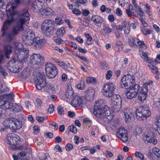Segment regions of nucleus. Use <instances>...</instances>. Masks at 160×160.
<instances>
[{"mask_svg": "<svg viewBox=\"0 0 160 160\" xmlns=\"http://www.w3.org/2000/svg\"><path fill=\"white\" fill-rule=\"evenodd\" d=\"M155 124L157 126L156 129L159 134H160V116L158 118L157 121L155 122Z\"/></svg>", "mask_w": 160, "mask_h": 160, "instance_id": "nucleus-48", "label": "nucleus"}, {"mask_svg": "<svg viewBox=\"0 0 160 160\" xmlns=\"http://www.w3.org/2000/svg\"><path fill=\"white\" fill-rule=\"evenodd\" d=\"M11 5L8 4L7 6L6 10L7 11L8 7L10 11L12 12V13L18 15V13L15 11L14 9L21 3L20 0H11L10 1Z\"/></svg>", "mask_w": 160, "mask_h": 160, "instance_id": "nucleus-16", "label": "nucleus"}, {"mask_svg": "<svg viewBox=\"0 0 160 160\" xmlns=\"http://www.w3.org/2000/svg\"><path fill=\"white\" fill-rule=\"evenodd\" d=\"M34 44L37 49H40L42 46L46 42L45 40L42 38L37 37L34 38Z\"/></svg>", "mask_w": 160, "mask_h": 160, "instance_id": "nucleus-21", "label": "nucleus"}, {"mask_svg": "<svg viewBox=\"0 0 160 160\" xmlns=\"http://www.w3.org/2000/svg\"><path fill=\"white\" fill-rule=\"evenodd\" d=\"M85 36L87 38V43L88 45H90L92 44L91 42L92 40V38L90 36L89 34L88 33H85Z\"/></svg>", "mask_w": 160, "mask_h": 160, "instance_id": "nucleus-44", "label": "nucleus"}, {"mask_svg": "<svg viewBox=\"0 0 160 160\" xmlns=\"http://www.w3.org/2000/svg\"><path fill=\"white\" fill-rule=\"evenodd\" d=\"M109 102L111 108L114 112H118L121 110L122 104L121 97L119 95H115L111 97Z\"/></svg>", "mask_w": 160, "mask_h": 160, "instance_id": "nucleus-4", "label": "nucleus"}, {"mask_svg": "<svg viewBox=\"0 0 160 160\" xmlns=\"http://www.w3.org/2000/svg\"><path fill=\"white\" fill-rule=\"evenodd\" d=\"M142 33L145 35L150 34L151 33V32L149 30L146 28H144L142 29Z\"/></svg>", "mask_w": 160, "mask_h": 160, "instance_id": "nucleus-60", "label": "nucleus"}, {"mask_svg": "<svg viewBox=\"0 0 160 160\" xmlns=\"http://www.w3.org/2000/svg\"><path fill=\"white\" fill-rule=\"evenodd\" d=\"M8 8V7L7 11L8 19L3 23V28L2 29V36L6 35L7 40L8 41H11L20 31H24L23 25L26 24H28L30 19V15L27 10H24L22 11L19 15L21 17L18 19L16 25L13 27L10 32L7 33V29L15 21L16 16L18 15L12 13V12L10 11Z\"/></svg>", "mask_w": 160, "mask_h": 160, "instance_id": "nucleus-1", "label": "nucleus"}, {"mask_svg": "<svg viewBox=\"0 0 160 160\" xmlns=\"http://www.w3.org/2000/svg\"><path fill=\"white\" fill-rule=\"evenodd\" d=\"M48 155V154L43 153L40 156L39 158L41 160H45L47 158Z\"/></svg>", "mask_w": 160, "mask_h": 160, "instance_id": "nucleus-61", "label": "nucleus"}, {"mask_svg": "<svg viewBox=\"0 0 160 160\" xmlns=\"http://www.w3.org/2000/svg\"><path fill=\"white\" fill-rule=\"evenodd\" d=\"M148 91V86L144 84L140 91H142V92L145 93L147 94Z\"/></svg>", "mask_w": 160, "mask_h": 160, "instance_id": "nucleus-57", "label": "nucleus"}, {"mask_svg": "<svg viewBox=\"0 0 160 160\" xmlns=\"http://www.w3.org/2000/svg\"><path fill=\"white\" fill-rule=\"evenodd\" d=\"M115 88V86L112 82L108 83L104 85L102 90L103 95L106 98H111L115 94L114 91Z\"/></svg>", "mask_w": 160, "mask_h": 160, "instance_id": "nucleus-6", "label": "nucleus"}, {"mask_svg": "<svg viewBox=\"0 0 160 160\" xmlns=\"http://www.w3.org/2000/svg\"><path fill=\"white\" fill-rule=\"evenodd\" d=\"M134 7L136 8V10L138 12L139 15L141 16H143L144 14V12L141 10V8L138 5H137V7Z\"/></svg>", "mask_w": 160, "mask_h": 160, "instance_id": "nucleus-59", "label": "nucleus"}, {"mask_svg": "<svg viewBox=\"0 0 160 160\" xmlns=\"http://www.w3.org/2000/svg\"><path fill=\"white\" fill-rule=\"evenodd\" d=\"M74 94L73 90L71 86H68L65 94L66 97L69 99H71Z\"/></svg>", "mask_w": 160, "mask_h": 160, "instance_id": "nucleus-27", "label": "nucleus"}, {"mask_svg": "<svg viewBox=\"0 0 160 160\" xmlns=\"http://www.w3.org/2000/svg\"><path fill=\"white\" fill-rule=\"evenodd\" d=\"M152 152L153 154L157 157H160V149L157 148V147H154L152 149Z\"/></svg>", "mask_w": 160, "mask_h": 160, "instance_id": "nucleus-42", "label": "nucleus"}, {"mask_svg": "<svg viewBox=\"0 0 160 160\" xmlns=\"http://www.w3.org/2000/svg\"><path fill=\"white\" fill-rule=\"evenodd\" d=\"M145 138H146L145 139L148 142L152 143L153 144H156L157 142V139L156 138H150V136H149L147 135H145ZM145 139V138H144Z\"/></svg>", "mask_w": 160, "mask_h": 160, "instance_id": "nucleus-35", "label": "nucleus"}, {"mask_svg": "<svg viewBox=\"0 0 160 160\" xmlns=\"http://www.w3.org/2000/svg\"><path fill=\"white\" fill-rule=\"evenodd\" d=\"M126 122H130L134 117V113L127 108H125L123 111Z\"/></svg>", "mask_w": 160, "mask_h": 160, "instance_id": "nucleus-19", "label": "nucleus"}, {"mask_svg": "<svg viewBox=\"0 0 160 160\" xmlns=\"http://www.w3.org/2000/svg\"><path fill=\"white\" fill-rule=\"evenodd\" d=\"M22 126V122L17 118H12V130L16 131L21 128Z\"/></svg>", "mask_w": 160, "mask_h": 160, "instance_id": "nucleus-20", "label": "nucleus"}, {"mask_svg": "<svg viewBox=\"0 0 160 160\" xmlns=\"http://www.w3.org/2000/svg\"><path fill=\"white\" fill-rule=\"evenodd\" d=\"M22 37H26L34 38H35V34L33 31L31 29H28L27 30L26 33Z\"/></svg>", "mask_w": 160, "mask_h": 160, "instance_id": "nucleus-34", "label": "nucleus"}, {"mask_svg": "<svg viewBox=\"0 0 160 160\" xmlns=\"http://www.w3.org/2000/svg\"><path fill=\"white\" fill-rule=\"evenodd\" d=\"M149 63L148 66L151 68L152 72L154 74H157L158 72V69L152 64L151 63Z\"/></svg>", "mask_w": 160, "mask_h": 160, "instance_id": "nucleus-43", "label": "nucleus"}, {"mask_svg": "<svg viewBox=\"0 0 160 160\" xmlns=\"http://www.w3.org/2000/svg\"><path fill=\"white\" fill-rule=\"evenodd\" d=\"M151 114L149 107L146 106L143 107L141 110L137 109L136 112V117L139 120L146 119Z\"/></svg>", "mask_w": 160, "mask_h": 160, "instance_id": "nucleus-5", "label": "nucleus"}, {"mask_svg": "<svg viewBox=\"0 0 160 160\" xmlns=\"http://www.w3.org/2000/svg\"><path fill=\"white\" fill-rule=\"evenodd\" d=\"M46 91L49 92H52L55 90L54 87L52 84L49 83L46 86Z\"/></svg>", "mask_w": 160, "mask_h": 160, "instance_id": "nucleus-41", "label": "nucleus"}, {"mask_svg": "<svg viewBox=\"0 0 160 160\" xmlns=\"http://www.w3.org/2000/svg\"><path fill=\"white\" fill-rule=\"evenodd\" d=\"M117 136L123 142H127L128 140V135L127 131L123 127H120L117 130Z\"/></svg>", "mask_w": 160, "mask_h": 160, "instance_id": "nucleus-13", "label": "nucleus"}, {"mask_svg": "<svg viewBox=\"0 0 160 160\" xmlns=\"http://www.w3.org/2000/svg\"><path fill=\"white\" fill-rule=\"evenodd\" d=\"M52 10L50 8H47L45 9H42L40 13L43 16L51 17L52 15Z\"/></svg>", "mask_w": 160, "mask_h": 160, "instance_id": "nucleus-26", "label": "nucleus"}, {"mask_svg": "<svg viewBox=\"0 0 160 160\" xmlns=\"http://www.w3.org/2000/svg\"><path fill=\"white\" fill-rule=\"evenodd\" d=\"M12 48L9 46H6L5 48V56L7 58H9V55L11 53Z\"/></svg>", "mask_w": 160, "mask_h": 160, "instance_id": "nucleus-37", "label": "nucleus"}, {"mask_svg": "<svg viewBox=\"0 0 160 160\" xmlns=\"http://www.w3.org/2000/svg\"><path fill=\"white\" fill-rule=\"evenodd\" d=\"M85 93L87 99L90 100L94 98L95 92L93 88H90L86 91Z\"/></svg>", "mask_w": 160, "mask_h": 160, "instance_id": "nucleus-25", "label": "nucleus"}, {"mask_svg": "<svg viewBox=\"0 0 160 160\" xmlns=\"http://www.w3.org/2000/svg\"><path fill=\"white\" fill-rule=\"evenodd\" d=\"M34 81L36 88L38 90H41L46 85L45 76L42 73H37L34 78Z\"/></svg>", "mask_w": 160, "mask_h": 160, "instance_id": "nucleus-7", "label": "nucleus"}, {"mask_svg": "<svg viewBox=\"0 0 160 160\" xmlns=\"http://www.w3.org/2000/svg\"><path fill=\"white\" fill-rule=\"evenodd\" d=\"M122 42L118 40L116 43V47L118 48V50L119 51L120 48H122Z\"/></svg>", "mask_w": 160, "mask_h": 160, "instance_id": "nucleus-55", "label": "nucleus"}, {"mask_svg": "<svg viewBox=\"0 0 160 160\" xmlns=\"http://www.w3.org/2000/svg\"><path fill=\"white\" fill-rule=\"evenodd\" d=\"M13 135L12 134H8L7 135V140L8 144L11 145H14V143L13 142Z\"/></svg>", "mask_w": 160, "mask_h": 160, "instance_id": "nucleus-36", "label": "nucleus"}, {"mask_svg": "<svg viewBox=\"0 0 160 160\" xmlns=\"http://www.w3.org/2000/svg\"><path fill=\"white\" fill-rule=\"evenodd\" d=\"M112 75V72L111 70L108 71L106 75V78L107 80H109Z\"/></svg>", "mask_w": 160, "mask_h": 160, "instance_id": "nucleus-58", "label": "nucleus"}, {"mask_svg": "<svg viewBox=\"0 0 160 160\" xmlns=\"http://www.w3.org/2000/svg\"><path fill=\"white\" fill-rule=\"evenodd\" d=\"M54 150L56 152H62V150L61 148L58 145H57L54 148Z\"/></svg>", "mask_w": 160, "mask_h": 160, "instance_id": "nucleus-63", "label": "nucleus"}, {"mask_svg": "<svg viewBox=\"0 0 160 160\" xmlns=\"http://www.w3.org/2000/svg\"><path fill=\"white\" fill-rule=\"evenodd\" d=\"M42 103V102L40 99L37 98L36 99L35 105L38 107H40Z\"/></svg>", "mask_w": 160, "mask_h": 160, "instance_id": "nucleus-62", "label": "nucleus"}, {"mask_svg": "<svg viewBox=\"0 0 160 160\" xmlns=\"http://www.w3.org/2000/svg\"><path fill=\"white\" fill-rule=\"evenodd\" d=\"M54 60L58 65L64 69L65 70L68 71H69L67 65L63 62L57 58H54Z\"/></svg>", "mask_w": 160, "mask_h": 160, "instance_id": "nucleus-30", "label": "nucleus"}, {"mask_svg": "<svg viewBox=\"0 0 160 160\" xmlns=\"http://www.w3.org/2000/svg\"><path fill=\"white\" fill-rule=\"evenodd\" d=\"M44 2L38 0L34 1L32 4V9L35 12H38L42 10Z\"/></svg>", "mask_w": 160, "mask_h": 160, "instance_id": "nucleus-17", "label": "nucleus"}, {"mask_svg": "<svg viewBox=\"0 0 160 160\" xmlns=\"http://www.w3.org/2000/svg\"><path fill=\"white\" fill-rule=\"evenodd\" d=\"M36 120L39 123L43 122L45 120L47 119V118L46 117H40L38 116L36 118Z\"/></svg>", "mask_w": 160, "mask_h": 160, "instance_id": "nucleus-50", "label": "nucleus"}, {"mask_svg": "<svg viewBox=\"0 0 160 160\" xmlns=\"http://www.w3.org/2000/svg\"><path fill=\"white\" fill-rule=\"evenodd\" d=\"M55 22L57 25H60L63 23L62 19L60 17H57L55 19Z\"/></svg>", "mask_w": 160, "mask_h": 160, "instance_id": "nucleus-51", "label": "nucleus"}, {"mask_svg": "<svg viewBox=\"0 0 160 160\" xmlns=\"http://www.w3.org/2000/svg\"><path fill=\"white\" fill-rule=\"evenodd\" d=\"M135 77L130 74L124 75L121 80V85L122 87L128 89L134 82Z\"/></svg>", "mask_w": 160, "mask_h": 160, "instance_id": "nucleus-8", "label": "nucleus"}, {"mask_svg": "<svg viewBox=\"0 0 160 160\" xmlns=\"http://www.w3.org/2000/svg\"><path fill=\"white\" fill-rule=\"evenodd\" d=\"M140 88V87L139 85L135 84L126 92L125 95L127 98L128 99H131L135 98Z\"/></svg>", "mask_w": 160, "mask_h": 160, "instance_id": "nucleus-11", "label": "nucleus"}, {"mask_svg": "<svg viewBox=\"0 0 160 160\" xmlns=\"http://www.w3.org/2000/svg\"><path fill=\"white\" fill-rule=\"evenodd\" d=\"M69 129L71 132L76 133L77 132V129L73 125H71L69 127Z\"/></svg>", "mask_w": 160, "mask_h": 160, "instance_id": "nucleus-54", "label": "nucleus"}, {"mask_svg": "<svg viewBox=\"0 0 160 160\" xmlns=\"http://www.w3.org/2000/svg\"><path fill=\"white\" fill-rule=\"evenodd\" d=\"M135 156L140 158L141 160H144V157L143 154L138 151L136 152L135 153Z\"/></svg>", "mask_w": 160, "mask_h": 160, "instance_id": "nucleus-49", "label": "nucleus"}, {"mask_svg": "<svg viewBox=\"0 0 160 160\" xmlns=\"http://www.w3.org/2000/svg\"><path fill=\"white\" fill-rule=\"evenodd\" d=\"M53 21L50 19H46L41 24V29L44 34L47 36L51 34V28L53 25Z\"/></svg>", "mask_w": 160, "mask_h": 160, "instance_id": "nucleus-9", "label": "nucleus"}, {"mask_svg": "<svg viewBox=\"0 0 160 160\" xmlns=\"http://www.w3.org/2000/svg\"><path fill=\"white\" fill-rule=\"evenodd\" d=\"M53 39L56 43L59 44L62 43L63 42V41L58 36L53 37Z\"/></svg>", "mask_w": 160, "mask_h": 160, "instance_id": "nucleus-45", "label": "nucleus"}, {"mask_svg": "<svg viewBox=\"0 0 160 160\" xmlns=\"http://www.w3.org/2000/svg\"><path fill=\"white\" fill-rule=\"evenodd\" d=\"M87 0H78L75 1V4L77 6H79L81 4H83L86 2Z\"/></svg>", "mask_w": 160, "mask_h": 160, "instance_id": "nucleus-56", "label": "nucleus"}, {"mask_svg": "<svg viewBox=\"0 0 160 160\" xmlns=\"http://www.w3.org/2000/svg\"><path fill=\"white\" fill-rule=\"evenodd\" d=\"M13 139V142L14 143L13 145H16L19 144L20 142V138L17 135L14 134Z\"/></svg>", "mask_w": 160, "mask_h": 160, "instance_id": "nucleus-40", "label": "nucleus"}, {"mask_svg": "<svg viewBox=\"0 0 160 160\" xmlns=\"http://www.w3.org/2000/svg\"><path fill=\"white\" fill-rule=\"evenodd\" d=\"M13 97V95L12 93L0 96V111H1V108H4V106L7 105H5L4 103H9L7 101L12 100Z\"/></svg>", "mask_w": 160, "mask_h": 160, "instance_id": "nucleus-14", "label": "nucleus"}, {"mask_svg": "<svg viewBox=\"0 0 160 160\" xmlns=\"http://www.w3.org/2000/svg\"><path fill=\"white\" fill-rule=\"evenodd\" d=\"M43 62V58L39 54L33 53L30 56V62L33 65L40 66Z\"/></svg>", "mask_w": 160, "mask_h": 160, "instance_id": "nucleus-12", "label": "nucleus"}, {"mask_svg": "<svg viewBox=\"0 0 160 160\" xmlns=\"http://www.w3.org/2000/svg\"><path fill=\"white\" fill-rule=\"evenodd\" d=\"M105 154L107 157L109 158H112L113 156V153L111 152L108 150L106 151V152L105 153Z\"/></svg>", "mask_w": 160, "mask_h": 160, "instance_id": "nucleus-64", "label": "nucleus"}, {"mask_svg": "<svg viewBox=\"0 0 160 160\" xmlns=\"http://www.w3.org/2000/svg\"><path fill=\"white\" fill-rule=\"evenodd\" d=\"M91 20L95 23L96 25L98 26H101L102 22L103 21V18L100 16L97 15H92Z\"/></svg>", "mask_w": 160, "mask_h": 160, "instance_id": "nucleus-23", "label": "nucleus"}, {"mask_svg": "<svg viewBox=\"0 0 160 160\" xmlns=\"http://www.w3.org/2000/svg\"><path fill=\"white\" fill-rule=\"evenodd\" d=\"M128 42L129 45L132 47L134 46H141L144 44L143 42L140 41L136 38H133L132 40L128 39Z\"/></svg>", "mask_w": 160, "mask_h": 160, "instance_id": "nucleus-22", "label": "nucleus"}, {"mask_svg": "<svg viewBox=\"0 0 160 160\" xmlns=\"http://www.w3.org/2000/svg\"><path fill=\"white\" fill-rule=\"evenodd\" d=\"M83 100L82 98L79 96H76L74 97L71 102V104L75 107L78 106L82 107L83 104Z\"/></svg>", "mask_w": 160, "mask_h": 160, "instance_id": "nucleus-18", "label": "nucleus"}, {"mask_svg": "<svg viewBox=\"0 0 160 160\" xmlns=\"http://www.w3.org/2000/svg\"><path fill=\"white\" fill-rule=\"evenodd\" d=\"M140 55L144 61H146L148 63H152L153 62V61L149 58L146 53L143 52H141L140 53Z\"/></svg>", "mask_w": 160, "mask_h": 160, "instance_id": "nucleus-32", "label": "nucleus"}, {"mask_svg": "<svg viewBox=\"0 0 160 160\" xmlns=\"http://www.w3.org/2000/svg\"><path fill=\"white\" fill-rule=\"evenodd\" d=\"M22 46L21 43H15V53L18 60L12 59L9 61L7 65L9 70L13 73H18L21 69L24 62L27 60L29 50L24 48H20Z\"/></svg>", "mask_w": 160, "mask_h": 160, "instance_id": "nucleus-2", "label": "nucleus"}, {"mask_svg": "<svg viewBox=\"0 0 160 160\" xmlns=\"http://www.w3.org/2000/svg\"><path fill=\"white\" fill-rule=\"evenodd\" d=\"M66 30L64 27H62L58 28L56 34L59 37H62L66 33Z\"/></svg>", "mask_w": 160, "mask_h": 160, "instance_id": "nucleus-31", "label": "nucleus"}, {"mask_svg": "<svg viewBox=\"0 0 160 160\" xmlns=\"http://www.w3.org/2000/svg\"><path fill=\"white\" fill-rule=\"evenodd\" d=\"M4 103L7 105L4 106L5 108H3V109H10L16 112H19L23 109V108L22 106L18 105L16 103Z\"/></svg>", "mask_w": 160, "mask_h": 160, "instance_id": "nucleus-15", "label": "nucleus"}, {"mask_svg": "<svg viewBox=\"0 0 160 160\" xmlns=\"http://www.w3.org/2000/svg\"><path fill=\"white\" fill-rule=\"evenodd\" d=\"M93 113L97 117L102 118L106 123L110 122L113 118L108 107L104 105L102 100H97L95 102Z\"/></svg>", "mask_w": 160, "mask_h": 160, "instance_id": "nucleus-3", "label": "nucleus"}, {"mask_svg": "<svg viewBox=\"0 0 160 160\" xmlns=\"http://www.w3.org/2000/svg\"><path fill=\"white\" fill-rule=\"evenodd\" d=\"M123 29L124 32L126 34H128L130 31V25L128 21H123Z\"/></svg>", "mask_w": 160, "mask_h": 160, "instance_id": "nucleus-28", "label": "nucleus"}, {"mask_svg": "<svg viewBox=\"0 0 160 160\" xmlns=\"http://www.w3.org/2000/svg\"><path fill=\"white\" fill-rule=\"evenodd\" d=\"M12 118H7L5 119L3 122L2 124L6 128H9L12 130Z\"/></svg>", "mask_w": 160, "mask_h": 160, "instance_id": "nucleus-24", "label": "nucleus"}, {"mask_svg": "<svg viewBox=\"0 0 160 160\" xmlns=\"http://www.w3.org/2000/svg\"><path fill=\"white\" fill-rule=\"evenodd\" d=\"M66 150L68 151H69L72 150L73 148L72 145L71 143H68L66 146Z\"/></svg>", "mask_w": 160, "mask_h": 160, "instance_id": "nucleus-53", "label": "nucleus"}, {"mask_svg": "<svg viewBox=\"0 0 160 160\" xmlns=\"http://www.w3.org/2000/svg\"><path fill=\"white\" fill-rule=\"evenodd\" d=\"M103 28L100 31L102 35H108L112 31V30L111 28L106 25H103Z\"/></svg>", "mask_w": 160, "mask_h": 160, "instance_id": "nucleus-29", "label": "nucleus"}, {"mask_svg": "<svg viewBox=\"0 0 160 160\" xmlns=\"http://www.w3.org/2000/svg\"><path fill=\"white\" fill-rule=\"evenodd\" d=\"M86 81L88 83H94L96 82L95 78L93 77H88L86 80Z\"/></svg>", "mask_w": 160, "mask_h": 160, "instance_id": "nucleus-47", "label": "nucleus"}, {"mask_svg": "<svg viewBox=\"0 0 160 160\" xmlns=\"http://www.w3.org/2000/svg\"><path fill=\"white\" fill-rule=\"evenodd\" d=\"M45 70L47 75L50 78H54L58 74L57 68L51 63H47L46 64Z\"/></svg>", "mask_w": 160, "mask_h": 160, "instance_id": "nucleus-10", "label": "nucleus"}, {"mask_svg": "<svg viewBox=\"0 0 160 160\" xmlns=\"http://www.w3.org/2000/svg\"><path fill=\"white\" fill-rule=\"evenodd\" d=\"M30 74L29 69L27 68L25 69L22 72V77L23 78L26 79L30 76Z\"/></svg>", "mask_w": 160, "mask_h": 160, "instance_id": "nucleus-38", "label": "nucleus"}, {"mask_svg": "<svg viewBox=\"0 0 160 160\" xmlns=\"http://www.w3.org/2000/svg\"><path fill=\"white\" fill-rule=\"evenodd\" d=\"M85 87V84L84 81H80L77 85V87L78 89L80 90L84 89Z\"/></svg>", "mask_w": 160, "mask_h": 160, "instance_id": "nucleus-46", "label": "nucleus"}, {"mask_svg": "<svg viewBox=\"0 0 160 160\" xmlns=\"http://www.w3.org/2000/svg\"><path fill=\"white\" fill-rule=\"evenodd\" d=\"M58 112L59 114L60 115L63 114L64 113V111L63 107L61 106H59L57 109Z\"/></svg>", "mask_w": 160, "mask_h": 160, "instance_id": "nucleus-52", "label": "nucleus"}, {"mask_svg": "<svg viewBox=\"0 0 160 160\" xmlns=\"http://www.w3.org/2000/svg\"><path fill=\"white\" fill-rule=\"evenodd\" d=\"M31 38L22 37V40L23 42L27 45H31L34 43L33 39Z\"/></svg>", "mask_w": 160, "mask_h": 160, "instance_id": "nucleus-33", "label": "nucleus"}, {"mask_svg": "<svg viewBox=\"0 0 160 160\" xmlns=\"http://www.w3.org/2000/svg\"><path fill=\"white\" fill-rule=\"evenodd\" d=\"M147 97V94L140 91V93H139L138 98L139 100L141 102H143L145 100Z\"/></svg>", "mask_w": 160, "mask_h": 160, "instance_id": "nucleus-39", "label": "nucleus"}]
</instances>
